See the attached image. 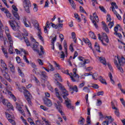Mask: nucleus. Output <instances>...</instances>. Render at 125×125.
<instances>
[{"instance_id":"54","label":"nucleus","mask_w":125,"mask_h":125,"mask_svg":"<svg viewBox=\"0 0 125 125\" xmlns=\"http://www.w3.org/2000/svg\"><path fill=\"white\" fill-rule=\"evenodd\" d=\"M48 68L49 71H54V68L53 67V66L51 64H49L48 66Z\"/></svg>"},{"instance_id":"47","label":"nucleus","mask_w":125,"mask_h":125,"mask_svg":"<svg viewBox=\"0 0 125 125\" xmlns=\"http://www.w3.org/2000/svg\"><path fill=\"white\" fill-rule=\"evenodd\" d=\"M93 17H94L95 20L97 22H99V19H98V16H97V15H96V13H94L93 14Z\"/></svg>"},{"instance_id":"16","label":"nucleus","mask_w":125,"mask_h":125,"mask_svg":"<svg viewBox=\"0 0 125 125\" xmlns=\"http://www.w3.org/2000/svg\"><path fill=\"white\" fill-rule=\"evenodd\" d=\"M22 22L23 23L25 27H31V23L30 21H27V18L26 17H24L22 18Z\"/></svg>"},{"instance_id":"25","label":"nucleus","mask_w":125,"mask_h":125,"mask_svg":"<svg viewBox=\"0 0 125 125\" xmlns=\"http://www.w3.org/2000/svg\"><path fill=\"white\" fill-rule=\"evenodd\" d=\"M10 43V47L9 48V53L10 54H12L13 53V48H12V45H13V41H12V42H9Z\"/></svg>"},{"instance_id":"44","label":"nucleus","mask_w":125,"mask_h":125,"mask_svg":"<svg viewBox=\"0 0 125 125\" xmlns=\"http://www.w3.org/2000/svg\"><path fill=\"white\" fill-rule=\"evenodd\" d=\"M90 18H91V20L93 24H94V25L95 27V28H96V29H97V28H98V25H97L96 21H95L94 20H92V17H91Z\"/></svg>"},{"instance_id":"56","label":"nucleus","mask_w":125,"mask_h":125,"mask_svg":"<svg viewBox=\"0 0 125 125\" xmlns=\"http://www.w3.org/2000/svg\"><path fill=\"white\" fill-rule=\"evenodd\" d=\"M61 28H63V24L62 23L57 24L56 29H61Z\"/></svg>"},{"instance_id":"51","label":"nucleus","mask_w":125,"mask_h":125,"mask_svg":"<svg viewBox=\"0 0 125 125\" xmlns=\"http://www.w3.org/2000/svg\"><path fill=\"white\" fill-rule=\"evenodd\" d=\"M74 17L76 19H77L78 22H81V18H79V15L78 14L75 13Z\"/></svg>"},{"instance_id":"41","label":"nucleus","mask_w":125,"mask_h":125,"mask_svg":"<svg viewBox=\"0 0 125 125\" xmlns=\"http://www.w3.org/2000/svg\"><path fill=\"white\" fill-rule=\"evenodd\" d=\"M7 106L8 108L11 109V110H13V111H14V107H13V106L12 105V104H10V103H8L7 104Z\"/></svg>"},{"instance_id":"9","label":"nucleus","mask_w":125,"mask_h":125,"mask_svg":"<svg viewBox=\"0 0 125 125\" xmlns=\"http://www.w3.org/2000/svg\"><path fill=\"white\" fill-rule=\"evenodd\" d=\"M5 115H6V117L7 118V119H8L9 122L10 123H11V124H12V125H15L16 123H15V121H14V116H12V115H10V114L5 112Z\"/></svg>"},{"instance_id":"61","label":"nucleus","mask_w":125,"mask_h":125,"mask_svg":"<svg viewBox=\"0 0 125 125\" xmlns=\"http://www.w3.org/2000/svg\"><path fill=\"white\" fill-rule=\"evenodd\" d=\"M85 84V82H83L82 83H80L78 87H79V88H82V87H83V86H84V85Z\"/></svg>"},{"instance_id":"36","label":"nucleus","mask_w":125,"mask_h":125,"mask_svg":"<svg viewBox=\"0 0 125 125\" xmlns=\"http://www.w3.org/2000/svg\"><path fill=\"white\" fill-rule=\"evenodd\" d=\"M23 39L25 43L26 44L27 46H31V44L30 43L28 38L24 37Z\"/></svg>"},{"instance_id":"40","label":"nucleus","mask_w":125,"mask_h":125,"mask_svg":"<svg viewBox=\"0 0 125 125\" xmlns=\"http://www.w3.org/2000/svg\"><path fill=\"white\" fill-rule=\"evenodd\" d=\"M69 2H70L72 7L74 9H75V8H76V4L74 2V1L73 0H70Z\"/></svg>"},{"instance_id":"24","label":"nucleus","mask_w":125,"mask_h":125,"mask_svg":"<svg viewBox=\"0 0 125 125\" xmlns=\"http://www.w3.org/2000/svg\"><path fill=\"white\" fill-rule=\"evenodd\" d=\"M82 40H83V42H85V43H87L88 44L89 47H90V48H92L91 43L90 42V41H89L88 39L83 38Z\"/></svg>"},{"instance_id":"4","label":"nucleus","mask_w":125,"mask_h":125,"mask_svg":"<svg viewBox=\"0 0 125 125\" xmlns=\"http://www.w3.org/2000/svg\"><path fill=\"white\" fill-rule=\"evenodd\" d=\"M73 73H69V76L71 79V81L73 82H78L80 80V77L79 76V75L77 74V69L74 68L73 70Z\"/></svg>"},{"instance_id":"21","label":"nucleus","mask_w":125,"mask_h":125,"mask_svg":"<svg viewBox=\"0 0 125 125\" xmlns=\"http://www.w3.org/2000/svg\"><path fill=\"white\" fill-rule=\"evenodd\" d=\"M1 49L6 58H8V54L7 53V51H6V49L4 48V46H1Z\"/></svg>"},{"instance_id":"50","label":"nucleus","mask_w":125,"mask_h":125,"mask_svg":"<svg viewBox=\"0 0 125 125\" xmlns=\"http://www.w3.org/2000/svg\"><path fill=\"white\" fill-rule=\"evenodd\" d=\"M6 91H10L12 90V87H11V86H10V85H7L6 87Z\"/></svg>"},{"instance_id":"19","label":"nucleus","mask_w":125,"mask_h":125,"mask_svg":"<svg viewBox=\"0 0 125 125\" xmlns=\"http://www.w3.org/2000/svg\"><path fill=\"white\" fill-rule=\"evenodd\" d=\"M0 41H4V45H5V44H6V42H7V39H6V38L3 37V33L1 31H0Z\"/></svg>"},{"instance_id":"31","label":"nucleus","mask_w":125,"mask_h":125,"mask_svg":"<svg viewBox=\"0 0 125 125\" xmlns=\"http://www.w3.org/2000/svg\"><path fill=\"white\" fill-rule=\"evenodd\" d=\"M0 99H1V100H2V102L3 104V105H7V104L8 103V102H7V100H5L3 98V96H2L1 95L0 97Z\"/></svg>"},{"instance_id":"64","label":"nucleus","mask_w":125,"mask_h":125,"mask_svg":"<svg viewBox=\"0 0 125 125\" xmlns=\"http://www.w3.org/2000/svg\"><path fill=\"white\" fill-rule=\"evenodd\" d=\"M36 125H41V120H38L36 121Z\"/></svg>"},{"instance_id":"30","label":"nucleus","mask_w":125,"mask_h":125,"mask_svg":"<svg viewBox=\"0 0 125 125\" xmlns=\"http://www.w3.org/2000/svg\"><path fill=\"white\" fill-rule=\"evenodd\" d=\"M55 78L57 79V80H58L60 82H62V78H61V76L59 75V74L57 73L54 75Z\"/></svg>"},{"instance_id":"33","label":"nucleus","mask_w":125,"mask_h":125,"mask_svg":"<svg viewBox=\"0 0 125 125\" xmlns=\"http://www.w3.org/2000/svg\"><path fill=\"white\" fill-rule=\"evenodd\" d=\"M89 36L91 38V39H93L94 40H96V37L95 36V34L93 32H90L89 33Z\"/></svg>"},{"instance_id":"35","label":"nucleus","mask_w":125,"mask_h":125,"mask_svg":"<svg viewBox=\"0 0 125 125\" xmlns=\"http://www.w3.org/2000/svg\"><path fill=\"white\" fill-rule=\"evenodd\" d=\"M70 89L71 90H73V91H75L76 92H78V86H77V85H75L74 86H70Z\"/></svg>"},{"instance_id":"39","label":"nucleus","mask_w":125,"mask_h":125,"mask_svg":"<svg viewBox=\"0 0 125 125\" xmlns=\"http://www.w3.org/2000/svg\"><path fill=\"white\" fill-rule=\"evenodd\" d=\"M84 118L81 117V119L79 121V124L80 125H83V124H84Z\"/></svg>"},{"instance_id":"17","label":"nucleus","mask_w":125,"mask_h":125,"mask_svg":"<svg viewBox=\"0 0 125 125\" xmlns=\"http://www.w3.org/2000/svg\"><path fill=\"white\" fill-rule=\"evenodd\" d=\"M55 93L56 96H57V97L60 100V102L61 103H63V100L62 99V98L60 97V94H59V91L58 90V88H55Z\"/></svg>"},{"instance_id":"6","label":"nucleus","mask_w":125,"mask_h":125,"mask_svg":"<svg viewBox=\"0 0 125 125\" xmlns=\"http://www.w3.org/2000/svg\"><path fill=\"white\" fill-rule=\"evenodd\" d=\"M102 34H103L102 35V37L100 34L98 35V39L100 41H101L102 44L106 46H107V44H105V43L103 42V41H105L106 42H109V38H108V36H107V34H106V33H103Z\"/></svg>"},{"instance_id":"37","label":"nucleus","mask_w":125,"mask_h":125,"mask_svg":"<svg viewBox=\"0 0 125 125\" xmlns=\"http://www.w3.org/2000/svg\"><path fill=\"white\" fill-rule=\"evenodd\" d=\"M71 36L74 41V42H77V38H76V33L75 32H72Z\"/></svg>"},{"instance_id":"42","label":"nucleus","mask_w":125,"mask_h":125,"mask_svg":"<svg viewBox=\"0 0 125 125\" xmlns=\"http://www.w3.org/2000/svg\"><path fill=\"white\" fill-rule=\"evenodd\" d=\"M114 14H115V15L116 16V17H117L118 19L119 20H122V17H121V15H120V14H118V13H117V11H115L113 12Z\"/></svg>"},{"instance_id":"43","label":"nucleus","mask_w":125,"mask_h":125,"mask_svg":"<svg viewBox=\"0 0 125 125\" xmlns=\"http://www.w3.org/2000/svg\"><path fill=\"white\" fill-rule=\"evenodd\" d=\"M18 73L20 76H21V77H22V78H24V77H25V75H24V73L22 72V71L19 68H18Z\"/></svg>"},{"instance_id":"14","label":"nucleus","mask_w":125,"mask_h":125,"mask_svg":"<svg viewBox=\"0 0 125 125\" xmlns=\"http://www.w3.org/2000/svg\"><path fill=\"white\" fill-rule=\"evenodd\" d=\"M8 23H9L11 28H12V29H13V30H14V31H16V26H15V23H16V24H17V22H16V21H15V20H12L11 21H9Z\"/></svg>"},{"instance_id":"26","label":"nucleus","mask_w":125,"mask_h":125,"mask_svg":"<svg viewBox=\"0 0 125 125\" xmlns=\"http://www.w3.org/2000/svg\"><path fill=\"white\" fill-rule=\"evenodd\" d=\"M47 77V76H46V72H45V71H42L41 72V77L42 80L45 81L46 80Z\"/></svg>"},{"instance_id":"12","label":"nucleus","mask_w":125,"mask_h":125,"mask_svg":"<svg viewBox=\"0 0 125 125\" xmlns=\"http://www.w3.org/2000/svg\"><path fill=\"white\" fill-rule=\"evenodd\" d=\"M57 104H55V105L56 106V108L58 110L59 112H60L61 115L63 116V115H64V112L62 111V105H61V103L57 101Z\"/></svg>"},{"instance_id":"11","label":"nucleus","mask_w":125,"mask_h":125,"mask_svg":"<svg viewBox=\"0 0 125 125\" xmlns=\"http://www.w3.org/2000/svg\"><path fill=\"white\" fill-rule=\"evenodd\" d=\"M119 28H121V25H120V24H117V25L114 27L115 33L114 34L115 36L118 37L119 39H122L123 38V36L121 33H118V31H119Z\"/></svg>"},{"instance_id":"45","label":"nucleus","mask_w":125,"mask_h":125,"mask_svg":"<svg viewBox=\"0 0 125 125\" xmlns=\"http://www.w3.org/2000/svg\"><path fill=\"white\" fill-rule=\"evenodd\" d=\"M23 59L24 62H26L27 64H30V62H29V60H28V58H27V56H26V55L23 56Z\"/></svg>"},{"instance_id":"60","label":"nucleus","mask_w":125,"mask_h":125,"mask_svg":"<svg viewBox=\"0 0 125 125\" xmlns=\"http://www.w3.org/2000/svg\"><path fill=\"white\" fill-rule=\"evenodd\" d=\"M73 43H71L70 46H69V49L70 50V51H71L72 52H74V47H73Z\"/></svg>"},{"instance_id":"53","label":"nucleus","mask_w":125,"mask_h":125,"mask_svg":"<svg viewBox=\"0 0 125 125\" xmlns=\"http://www.w3.org/2000/svg\"><path fill=\"white\" fill-rule=\"evenodd\" d=\"M110 80L111 83H112V84H115V81L113 80V76H112L111 73H110Z\"/></svg>"},{"instance_id":"28","label":"nucleus","mask_w":125,"mask_h":125,"mask_svg":"<svg viewBox=\"0 0 125 125\" xmlns=\"http://www.w3.org/2000/svg\"><path fill=\"white\" fill-rule=\"evenodd\" d=\"M13 15L14 16V17H15L17 20H20V17L19 16L18 13L13 11Z\"/></svg>"},{"instance_id":"46","label":"nucleus","mask_w":125,"mask_h":125,"mask_svg":"<svg viewBox=\"0 0 125 125\" xmlns=\"http://www.w3.org/2000/svg\"><path fill=\"white\" fill-rule=\"evenodd\" d=\"M34 8L33 10L34 12H37L38 10H39V9L38 8V5L36 3H33Z\"/></svg>"},{"instance_id":"10","label":"nucleus","mask_w":125,"mask_h":125,"mask_svg":"<svg viewBox=\"0 0 125 125\" xmlns=\"http://www.w3.org/2000/svg\"><path fill=\"white\" fill-rule=\"evenodd\" d=\"M5 33L6 34V37L10 42H12V37L10 35V32H9V29L7 26L5 27Z\"/></svg>"},{"instance_id":"2","label":"nucleus","mask_w":125,"mask_h":125,"mask_svg":"<svg viewBox=\"0 0 125 125\" xmlns=\"http://www.w3.org/2000/svg\"><path fill=\"white\" fill-rule=\"evenodd\" d=\"M117 59L120 64L117 62V60H114V63L116 65L117 68L119 71H120L121 73H124V70L121 67V66L123 64H125V59L124 57H122L120 60L119 56H117Z\"/></svg>"},{"instance_id":"15","label":"nucleus","mask_w":125,"mask_h":125,"mask_svg":"<svg viewBox=\"0 0 125 125\" xmlns=\"http://www.w3.org/2000/svg\"><path fill=\"white\" fill-rule=\"evenodd\" d=\"M44 104L47 107H51L52 106V102H51V100L50 99L48 98H45L44 99Z\"/></svg>"},{"instance_id":"27","label":"nucleus","mask_w":125,"mask_h":125,"mask_svg":"<svg viewBox=\"0 0 125 125\" xmlns=\"http://www.w3.org/2000/svg\"><path fill=\"white\" fill-rule=\"evenodd\" d=\"M63 46L65 51V54L67 55L68 54V46H67V42L65 40L63 41Z\"/></svg>"},{"instance_id":"63","label":"nucleus","mask_w":125,"mask_h":125,"mask_svg":"<svg viewBox=\"0 0 125 125\" xmlns=\"http://www.w3.org/2000/svg\"><path fill=\"white\" fill-rule=\"evenodd\" d=\"M111 107L113 110H115L116 109H118L117 107H116V105H115V104H114V102H111Z\"/></svg>"},{"instance_id":"18","label":"nucleus","mask_w":125,"mask_h":125,"mask_svg":"<svg viewBox=\"0 0 125 125\" xmlns=\"http://www.w3.org/2000/svg\"><path fill=\"white\" fill-rule=\"evenodd\" d=\"M0 63H1V66L2 67V69L5 71V72H8V69H7V66L4 61L2 60H0Z\"/></svg>"},{"instance_id":"13","label":"nucleus","mask_w":125,"mask_h":125,"mask_svg":"<svg viewBox=\"0 0 125 125\" xmlns=\"http://www.w3.org/2000/svg\"><path fill=\"white\" fill-rule=\"evenodd\" d=\"M16 106L17 109H18V111L22 115V116H24V117H25V113H24V110L22 109V107L21 106V105L20 104H18V103H16Z\"/></svg>"},{"instance_id":"58","label":"nucleus","mask_w":125,"mask_h":125,"mask_svg":"<svg viewBox=\"0 0 125 125\" xmlns=\"http://www.w3.org/2000/svg\"><path fill=\"white\" fill-rule=\"evenodd\" d=\"M83 90L85 92H89V88L87 86H85L83 88Z\"/></svg>"},{"instance_id":"62","label":"nucleus","mask_w":125,"mask_h":125,"mask_svg":"<svg viewBox=\"0 0 125 125\" xmlns=\"http://www.w3.org/2000/svg\"><path fill=\"white\" fill-rule=\"evenodd\" d=\"M92 87L93 88L98 89L99 88V86H98V84H97L93 83L92 84Z\"/></svg>"},{"instance_id":"52","label":"nucleus","mask_w":125,"mask_h":125,"mask_svg":"<svg viewBox=\"0 0 125 125\" xmlns=\"http://www.w3.org/2000/svg\"><path fill=\"white\" fill-rule=\"evenodd\" d=\"M114 112L116 116H117V117H120V112L119 111V109H116Z\"/></svg>"},{"instance_id":"34","label":"nucleus","mask_w":125,"mask_h":125,"mask_svg":"<svg viewBox=\"0 0 125 125\" xmlns=\"http://www.w3.org/2000/svg\"><path fill=\"white\" fill-rule=\"evenodd\" d=\"M99 81L102 83H104V84H107V82H106L105 79H104V78L102 76L99 77Z\"/></svg>"},{"instance_id":"38","label":"nucleus","mask_w":125,"mask_h":125,"mask_svg":"<svg viewBox=\"0 0 125 125\" xmlns=\"http://www.w3.org/2000/svg\"><path fill=\"white\" fill-rule=\"evenodd\" d=\"M5 72L6 74L3 75L4 78H5L8 82H11V79L9 78V76H8V74H7V71H5Z\"/></svg>"},{"instance_id":"23","label":"nucleus","mask_w":125,"mask_h":125,"mask_svg":"<svg viewBox=\"0 0 125 125\" xmlns=\"http://www.w3.org/2000/svg\"><path fill=\"white\" fill-rule=\"evenodd\" d=\"M99 60H100V62L101 63H102V64H103V65H107V62H106V59H105V58L104 57H99Z\"/></svg>"},{"instance_id":"32","label":"nucleus","mask_w":125,"mask_h":125,"mask_svg":"<svg viewBox=\"0 0 125 125\" xmlns=\"http://www.w3.org/2000/svg\"><path fill=\"white\" fill-rule=\"evenodd\" d=\"M95 48L96 50L97 51H98V52H99V53H100V52H101V51H100V46H99L98 43H95Z\"/></svg>"},{"instance_id":"1","label":"nucleus","mask_w":125,"mask_h":125,"mask_svg":"<svg viewBox=\"0 0 125 125\" xmlns=\"http://www.w3.org/2000/svg\"><path fill=\"white\" fill-rule=\"evenodd\" d=\"M56 85L59 86L60 89L62 91V95L63 98L65 100V105L68 109H74V106H72V104L71 103V100L67 98V96L69 95V93L68 91L66 90V89L62 84L60 83L57 82L56 83Z\"/></svg>"},{"instance_id":"49","label":"nucleus","mask_w":125,"mask_h":125,"mask_svg":"<svg viewBox=\"0 0 125 125\" xmlns=\"http://www.w3.org/2000/svg\"><path fill=\"white\" fill-rule=\"evenodd\" d=\"M99 8H100V10H101V11H102V12H104V13H106L107 12L106 10H105V8H104V7H103L102 6H100Z\"/></svg>"},{"instance_id":"3","label":"nucleus","mask_w":125,"mask_h":125,"mask_svg":"<svg viewBox=\"0 0 125 125\" xmlns=\"http://www.w3.org/2000/svg\"><path fill=\"white\" fill-rule=\"evenodd\" d=\"M31 47L32 48L33 50L35 52H37L39 55L40 57L42 56V55L44 54L43 52V47L42 46L40 45V50H39V47L38 46V44L37 43H34L33 45L31 44Z\"/></svg>"},{"instance_id":"7","label":"nucleus","mask_w":125,"mask_h":125,"mask_svg":"<svg viewBox=\"0 0 125 125\" xmlns=\"http://www.w3.org/2000/svg\"><path fill=\"white\" fill-rule=\"evenodd\" d=\"M24 3V8L27 13H30V6H31V2L30 0H23Z\"/></svg>"},{"instance_id":"29","label":"nucleus","mask_w":125,"mask_h":125,"mask_svg":"<svg viewBox=\"0 0 125 125\" xmlns=\"http://www.w3.org/2000/svg\"><path fill=\"white\" fill-rule=\"evenodd\" d=\"M4 13L6 14V16H7V18H9L11 20L12 19V16H11V14L9 13L8 10H6Z\"/></svg>"},{"instance_id":"57","label":"nucleus","mask_w":125,"mask_h":125,"mask_svg":"<svg viewBox=\"0 0 125 125\" xmlns=\"http://www.w3.org/2000/svg\"><path fill=\"white\" fill-rule=\"evenodd\" d=\"M54 65L56 67H57L58 68V70H61V67H60V65H59V64L57 63V62H54Z\"/></svg>"},{"instance_id":"48","label":"nucleus","mask_w":125,"mask_h":125,"mask_svg":"<svg viewBox=\"0 0 125 125\" xmlns=\"http://www.w3.org/2000/svg\"><path fill=\"white\" fill-rule=\"evenodd\" d=\"M28 122H29L31 125H36L35 122H34V121H33V120H32V119L30 118H28Z\"/></svg>"},{"instance_id":"55","label":"nucleus","mask_w":125,"mask_h":125,"mask_svg":"<svg viewBox=\"0 0 125 125\" xmlns=\"http://www.w3.org/2000/svg\"><path fill=\"white\" fill-rule=\"evenodd\" d=\"M106 23H107L108 26H110V16L109 14H108L106 17Z\"/></svg>"},{"instance_id":"22","label":"nucleus","mask_w":125,"mask_h":125,"mask_svg":"<svg viewBox=\"0 0 125 125\" xmlns=\"http://www.w3.org/2000/svg\"><path fill=\"white\" fill-rule=\"evenodd\" d=\"M110 4H111V8L113 12H114V11H116V10H115V8L116 9H118V5H117V3L115 2H112Z\"/></svg>"},{"instance_id":"8","label":"nucleus","mask_w":125,"mask_h":125,"mask_svg":"<svg viewBox=\"0 0 125 125\" xmlns=\"http://www.w3.org/2000/svg\"><path fill=\"white\" fill-rule=\"evenodd\" d=\"M32 23L33 24V25H35V26H36L37 27V30H38V31H39V33L38 34V37H39V39L41 40V41H42V42H43V38L41 35V33L42 32L41 31V29L40 28V27H39V23H38V21H34L32 22Z\"/></svg>"},{"instance_id":"20","label":"nucleus","mask_w":125,"mask_h":125,"mask_svg":"<svg viewBox=\"0 0 125 125\" xmlns=\"http://www.w3.org/2000/svg\"><path fill=\"white\" fill-rule=\"evenodd\" d=\"M102 24H103V29L106 32V33H109V28L107 26V24L104 21L102 22Z\"/></svg>"},{"instance_id":"59","label":"nucleus","mask_w":125,"mask_h":125,"mask_svg":"<svg viewBox=\"0 0 125 125\" xmlns=\"http://www.w3.org/2000/svg\"><path fill=\"white\" fill-rule=\"evenodd\" d=\"M104 94V92L103 91H99L97 93V96H100V95L103 96Z\"/></svg>"},{"instance_id":"5","label":"nucleus","mask_w":125,"mask_h":125,"mask_svg":"<svg viewBox=\"0 0 125 125\" xmlns=\"http://www.w3.org/2000/svg\"><path fill=\"white\" fill-rule=\"evenodd\" d=\"M24 96L25 99L27 100L28 104L29 105H32V99L33 98V96L31 94V93L28 91V90H24Z\"/></svg>"}]
</instances>
